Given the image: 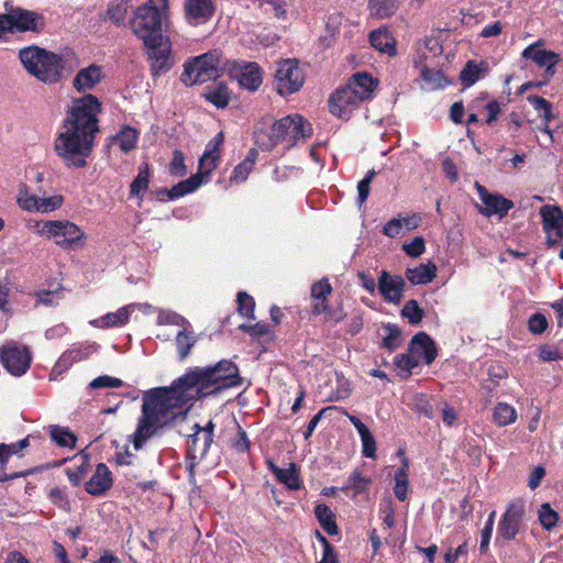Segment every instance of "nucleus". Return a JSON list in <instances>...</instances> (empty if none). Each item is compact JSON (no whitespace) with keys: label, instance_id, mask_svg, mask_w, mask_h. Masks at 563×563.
I'll return each instance as SVG.
<instances>
[{"label":"nucleus","instance_id":"f257e3e1","mask_svg":"<svg viewBox=\"0 0 563 563\" xmlns=\"http://www.w3.org/2000/svg\"><path fill=\"white\" fill-rule=\"evenodd\" d=\"M190 401H196L189 387L181 384V376L169 387H156L143 395L141 417L132 435L134 449L141 450L155 433L173 422L175 409H181Z\"/></svg>","mask_w":563,"mask_h":563},{"label":"nucleus","instance_id":"f03ea898","mask_svg":"<svg viewBox=\"0 0 563 563\" xmlns=\"http://www.w3.org/2000/svg\"><path fill=\"white\" fill-rule=\"evenodd\" d=\"M239 367L230 360H221L213 365L189 368L181 376V384L191 390L196 400L218 394L222 389L241 385Z\"/></svg>","mask_w":563,"mask_h":563},{"label":"nucleus","instance_id":"7ed1b4c3","mask_svg":"<svg viewBox=\"0 0 563 563\" xmlns=\"http://www.w3.org/2000/svg\"><path fill=\"white\" fill-rule=\"evenodd\" d=\"M99 112L101 102L96 96L87 93L74 99L56 141H93L99 132Z\"/></svg>","mask_w":563,"mask_h":563},{"label":"nucleus","instance_id":"20e7f679","mask_svg":"<svg viewBox=\"0 0 563 563\" xmlns=\"http://www.w3.org/2000/svg\"><path fill=\"white\" fill-rule=\"evenodd\" d=\"M19 59L30 75L46 85L63 79L65 60L60 54L31 45L19 51Z\"/></svg>","mask_w":563,"mask_h":563},{"label":"nucleus","instance_id":"39448f33","mask_svg":"<svg viewBox=\"0 0 563 563\" xmlns=\"http://www.w3.org/2000/svg\"><path fill=\"white\" fill-rule=\"evenodd\" d=\"M167 9L168 0H148L135 10L130 25L143 44L163 40V18Z\"/></svg>","mask_w":563,"mask_h":563},{"label":"nucleus","instance_id":"423d86ee","mask_svg":"<svg viewBox=\"0 0 563 563\" xmlns=\"http://www.w3.org/2000/svg\"><path fill=\"white\" fill-rule=\"evenodd\" d=\"M223 70L222 54L213 49L188 59L184 64L180 80L185 86L191 87L216 80L223 74Z\"/></svg>","mask_w":563,"mask_h":563},{"label":"nucleus","instance_id":"0eeeda50","mask_svg":"<svg viewBox=\"0 0 563 563\" xmlns=\"http://www.w3.org/2000/svg\"><path fill=\"white\" fill-rule=\"evenodd\" d=\"M40 233L47 239H55V243L64 250L84 246L86 241L85 232L68 220L46 221Z\"/></svg>","mask_w":563,"mask_h":563},{"label":"nucleus","instance_id":"6e6552de","mask_svg":"<svg viewBox=\"0 0 563 563\" xmlns=\"http://www.w3.org/2000/svg\"><path fill=\"white\" fill-rule=\"evenodd\" d=\"M333 288L329 278L323 277L314 282L310 288V296L312 299L311 312L313 316H324L325 322L338 323L345 318L342 307L332 308L329 305V297L332 295Z\"/></svg>","mask_w":563,"mask_h":563},{"label":"nucleus","instance_id":"1a4fd4ad","mask_svg":"<svg viewBox=\"0 0 563 563\" xmlns=\"http://www.w3.org/2000/svg\"><path fill=\"white\" fill-rule=\"evenodd\" d=\"M312 133L310 122L300 114H294L275 120L268 137L269 141H285L289 136L292 141H299L311 137Z\"/></svg>","mask_w":563,"mask_h":563},{"label":"nucleus","instance_id":"9d476101","mask_svg":"<svg viewBox=\"0 0 563 563\" xmlns=\"http://www.w3.org/2000/svg\"><path fill=\"white\" fill-rule=\"evenodd\" d=\"M305 82V76L297 60L285 59L278 63L275 84L276 90L280 96H288L297 92Z\"/></svg>","mask_w":563,"mask_h":563},{"label":"nucleus","instance_id":"9b49d317","mask_svg":"<svg viewBox=\"0 0 563 563\" xmlns=\"http://www.w3.org/2000/svg\"><path fill=\"white\" fill-rule=\"evenodd\" d=\"M525 514V501L521 498L509 501L498 522V537L505 541L515 540L521 529Z\"/></svg>","mask_w":563,"mask_h":563},{"label":"nucleus","instance_id":"f8f14e48","mask_svg":"<svg viewBox=\"0 0 563 563\" xmlns=\"http://www.w3.org/2000/svg\"><path fill=\"white\" fill-rule=\"evenodd\" d=\"M544 44L545 42L542 38L536 41L522 51L521 57L532 60L540 68H545L542 78L551 80L556 74V66L561 62V56L553 51L543 49Z\"/></svg>","mask_w":563,"mask_h":563},{"label":"nucleus","instance_id":"ddd939ff","mask_svg":"<svg viewBox=\"0 0 563 563\" xmlns=\"http://www.w3.org/2000/svg\"><path fill=\"white\" fill-rule=\"evenodd\" d=\"M5 8H8V3H5ZM7 16L9 19L10 32L41 33L45 27V18L35 11L11 7L7 9Z\"/></svg>","mask_w":563,"mask_h":563},{"label":"nucleus","instance_id":"4468645a","mask_svg":"<svg viewBox=\"0 0 563 563\" xmlns=\"http://www.w3.org/2000/svg\"><path fill=\"white\" fill-rule=\"evenodd\" d=\"M150 62V70L153 77L169 71L174 65L170 42L163 36L162 41L143 44Z\"/></svg>","mask_w":563,"mask_h":563},{"label":"nucleus","instance_id":"2eb2a0df","mask_svg":"<svg viewBox=\"0 0 563 563\" xmlns=\"http://www.w3.org/2000/svg\"><path fill=\"white\" fill-rule=\"evenodd\" d=\"M540 216L547 246L559 245L563 240V210L559 206L544 205L540 208Z\"/></svg>","mask_w":563,"mask_h":563},{"label":"nucleus","instance_id":"dca6fc26","mask_svg":"<svg viewBox=\"0 0 563 563\" xmlns=\"http://www.w3.org/2000/svg\"><path fill=\"white\" fill-rule=\"evenodd\" d=\"M0 361L9 373L21 376L30 368L31 353L26 346L12 343L0 347Z\"/></svg>","mask_w":563,"mask_h":563},{"label":"nucleus","instance_id":"f3484780","mask_svg":"<svg viewBox=\"0 0 563 563\" xmlns=\"http://www.w3.org/2000/svg\"><path fill=\"white\" fill-rule=\"evenodd\" d=\"M356 93L346 85L335 89L329 98L330 112L343 120H347L352 112L363 103Z\"/></svg>","mask_w":563,"mask_h":563},{"label":"nucleus","instance_id":"a211bd4d","mask_svg":"<svg viewBox=\"0 0 563 563\" xmlns=\"http://www.w3.org/2000/svg\"><path fill=\"white\" fill-rule=\"evenodd\" d=\"M95 143H55V152L68 167H85Z\"/></svg>","mask_w":563,"mask_h":563},{"label":"nucleus","instance_id":"6ab92c4d","mask_svg":"<svg viewBox=\"0 0 563 563\" xmlns=\"http://www.w3.org/2000/svg\"><path fill=\"white\" fill-rule=\"evenodd\" d=\"M377 288L386 302L399 305L404 297L406 282L400 275L382 271L377 279Z\"/></svg>","mask_w":563,"mask_h":563},{"label":"nucleus","instance_id":"aec40b11","mask_svg":"<svg viewBox=\"0 0 563 563\" xmlns=\"http://www.w3.org/2000/svg\"><path fill=\"white\" fill-rule=\"evenodd\" d=\"M479 198L484 207L479 208V213L485 217H492L494 214L504 218L509 210L514 208V202L510 199L503 197L501 195L490 194L484 186L476 185Z\"/></svg>","mask_w":563,"mask_h":563},{"label":"nucleus","instance_id":"412c9836","mask_svg":"<svg viewBox=\"0 0 563 563\" xmlns=\"http://www.w3.org/2000/svg\"><path fill=\"white\" fill-rule=\"evenodd\" d=\"M184 12L192 24H202L211 20L216 12L213 0H185Z\"/></svg>","mask_w":563,"mask_h":563},{"label":"nucleus","instance_id":"4be33fe9","mask_svg":"<svg viewBox=\"0 0 563 563\" xmlns=\"http://www.w3.org/2000/svg\"><path fill=\"white\" fill-rule=\"evenodd\" d=\"M408 352L421 355L427 365L433 363L438 356V347L434 340L423 331L412 336Z\"/></svg>","mask_w":563,"mask_h":563},{"label":"nucleus","instance_id":"5701e85b","mask_svg":"<svg viewBox=\"0 0 563 563\" xmlns=\"http://www.w3.org/2000/svg\"><path fill=\"white\" fill-rule=\"evenodd\" d=\"M113 485L112 472L104 463H99L85 489L92 496L104 495Z\"/></svg>","mask_w":563,"mask_h":563},{"label":"nucleus","instance_id":"b1692460","mask_svg":"<svg viewBox=\"0 0 563 563\" xmlns=\"http://www.w3.org/2000/svg\"><path fill=\"white\" fill-rule=\"evenodd\" d=\"M377 85L378 80L365 71L354 74L346 84L351 90L357 92L356 96L362 102L373 98Z\"/></svg>","mask_w":563,"mask_h":563},{"label":"nucleus","instance_id":"393cba45","mask_svg":"<svg viewBox=\"0 0 563 563\" xmlns=\"http://www.w3.org/2000/svg\"><path fill=\"white\" fill-rule=\"evenodd\" d=\"M91 354V350L89 346H82V345H74L67 351H65L57 362L55 363L51 376L55 375H62L65 373L68 368L73 366V364L88 358V356Z\"/></svg>","mask_w":563,"mask_h":563},{"label":"nucleus","instance_id":"a878e982","mask_svg":"<svg viewBox=\"0 0 563 563\" xmlns=\"http://www.w3.org/2000/svg\"><path fill=\"white\" fill-rule=\"evenodd\" d=\"M101 79L102 68L99 65L92 64L76 74L73 86L78 92H85L95 88Z\"/></svg>","mask_w":563,"mask_h":563},{"label":"nucleus","instance_id":"bb28decb","mask_svg":"<svg viewBox=\"0 0 563 563\" xmlns=\"http://www.w3.org/2000/svg\"><path fill=\"white\" fill-rule=\"evenodd\" d=\"M371 485V477L364 476L362 472L356 468L350 474L346 483L340 490L352 499H355L358 495L367 493Z\"/></svg>","mask_w":563,"mask_h":563},{"label":"nucleus","instance_id":"cd10ccee","mask_svg":"<svg viewBox=\"0 0 563 563\" xmlns=\"http://www.w3.org/2000/svg\"><path fill=\"white\" fill-rule=\"evenodd\" d=\"M269 471L275 475L276 479L284 484L290 490H297L301 486L298 470L295 463H290L288 468H282L272 461L267 462Z\"/></svg>","mask_w":563,"mask_h":563},{"label":"nucleus","instance_id":"c85d7f7f","mask_svg":"<svg viewBox=\"0 0 563 563\" xmlns=\"http://www.w3.org/2000/svg\"><path fill=\"white\" fill-rule=\"evenodd\" d=\"M368 38L371 45L378 52L386 53L389 56L397 54L396 40L386 27L372 31Z\"/></svg>","mask_w":563,"mask_h":563},{"label":"nucleus","instance_id":"c756f323","mask_svg":"<svg viewBox=\"0 0 563 563\" xmlns=\"http://www.w3.org/2000/svg\"><path fill=\"white\" fill-rule=\"evenodd\" d=\"M401 0H368L367 9L372 18L384 20L396 14Z\"/></svg>","mask_w":563,"mask_h":563},{"label":"nucleus","instance_id":"7c9ffc66","mask_svg":"<svg viewBox=\"0 0 563 563\" xmlns=\"http://www.w3.org/2000/svg\"><path fill=\"white\" fill-rule=\"evenodd\" d=\"M405 275L412 285H427L435 278L437 266L432 262L420 264L417 267L407 268Z\"/></svg>","mask_w":563,"mask_h":563},{"label":"nucleus","instance_id":"2f4dec72","mask_svg":"<svg viewBox=\"0 0 563 563\" xmlns=\"http://www.w3.org/2000/svg\"><path fill=\"white\" fill-rule=\"evenodd\" d=\"M221 144L222 143H213L200 157L197 174H201V180L203 177H208L218 167L221 159Z\"/></svg>","mask_w":563,"mask_h":563},{"label":"nucleus","instance_id":"473e14b6","mask_svg":"<svg viewBox=\"0 0 563 563\" xmlns=\"http://www.w3.org/2000/svg\"><path fill=\"white\" fill-rule=\"evenodd\" d=\"M262 81V69L256 63H249L244 65L239 76L241 87L250 91H255L260 88Z\"/></svg>","mask_w":563,"mask_h":563},{"label":"nucleus","instance_id":"72a5a7b5","mask_svg":"<svg viewBox=\"0 0 563 563\" xmlns=\"http://www.w3.org/2000/svg\"><path fill=\"white\" fill-rule=\"evenodd\" d=\"M132 312V309L130 306H124L119 308L114 312H108L104 316L100 317L93 323L97 327H100L102 329L108 328H120L125 325L130 320V314Z\"/></svg>","mask_w":563,"mask_h":563},{"label":"nucleus","instance_id":"f704fd0d","mask_svg":"<svg viewBox=\"0 0 563 563\" xmlns=\"http://www.w3.org/2000/svg\"><path fill=\"white\" fill-rule=\"evenodd\" d=\"M408 472L409 460L406 456H404V459L401 460V465L396 470L394 474V494L399 501H405L408 498Z\"/></svg>","mask_w":563,"mask_h":563},{"label":"nucleus","instance_id":"c9c22d12","mask_svg":"<svg viewBox=\"0 0 563 563\" xmlns=\"http://www.w3.org/2000/svg\"><path fill=\"white\" fill-rule=\"evenodd\" d=\"M203 97L218 109L228 107L231 92L224 82H218L206 88Z\"/></svg>","mask_w":563,"mask_h":563},{"label":"nucleus","instance_id":"e433bc0d","mask_svg":"<svg viewBox=\"0 0 563 563\" xmlns=\"http://www.w3.org/2000/svg\"><path fill=\"white\" fill-rule=\"evenodd\" d=\"M314 515L318 519L320 526L322 529L329 534V536H338L339 534V527L335 521V515L330 509V507L325 504H318L314 507Z\"/></svg>","mask_w":563,"mask_h":563},{"label":"nucleus","instance_id":"4c0bfd02","mask_svg":"<svg viewBox=\"0 0 563 563\" xmlns=\"http://www.w3.org/2000/svg\"><path fill=\"white\" fill-rule=\"evenodd\" d=\"M196 342L197 335L194 331L188 330L187 328H184L176 334L175 345L179 361H184L189 356Z\"/></svg>","mask_w":563,"mask_h":563},{"label":"nucleus","instance_id":"58836bf2","mask_svg":"<svg viewBox=\"0 0 563 563\" xmlns=\"http://www.w3.org/2000/svg\"><path fill=\"white\" fill-rule=\"evenodd\" d=\"M201 438L202 435L196 431H192V433L188 434L186 442L187 459L203 460L207 456L211 445L205 446V441L201 440Z\"/></svg>","mask_w":563,"mask_h":563},{"label":"nucleus","instance_id":"ea45409f","mask_svg":"<svg viewBox=\"0 0 563 563\" xmlns=\"http://www.w3.org/2000/svg\"><path fill=\"white\" fill-rule=\"evenodd\" d=\"M201 174L191 175L189 178L181 180L169 188V192L172 194L169 195V200H175L194 192L201 186Z\"/></svg>","mask_w":563,"mask_h":563},{"label":"nucleus","instance_id":"a19ab883","mask_svg":"<svg viewBox=\"0 0 563 563\" xmlns=\"http://www.w3.org/2000/svg\"><path fill=\"white\" fill-rule=\"evenodd\" d=\"M150 165L144 162L139 166V173L130 186V197H142L150 185Z\"/></svg>","mask_w":563,"mask_h":563},{"label":"nucleus","instance_id":"79ce46f5","mask_svg":"<svg viewBox=\"0 0 563 563\" xmlns=\"http://www.w3.org/2000/svg\"><path fill=\"white\" fill-rule=\"evenodd\" d=\"M493 420L498 427H506L517 420V411L507 402H498L493 412Z\"/></svg>","mask_w":563,"mask_h":563},{"label":"nucleus","instance_id":"37998d69","mask_svg":"<svg viewBox=\"0 0 563 563\" xmlns=\"http://www.w3.org/2000/svg\"><path fill=\"white\" fill-rule=\"evenodd\" d=\"M420 77L424 81L427 90H437L448 85L444 73L440 69L435 70L424 66L421 69Z\"/></svg>","mask_w":563,"mask_h":563},{"label":"nucleus","instance_id":"c03bdc74","mask_svg":"<svg viewBox=\"0 0 563 563\" xmlns=\"http://www.w3.org/2000/svg\"><path fill=\"white\" fill-rule=\"evenodd\" d=\"M49 434L52 441L60 448L73 449L76 446L77 438L68 428L51 426Z\"/></svg>","mask_w":563,"mask_h":563},{"label":"nucleus","instance_id":"a18cd8bd","mask_svg":"<svg viewBox=\"0 0 563 563\" xmlns=\"http://www.w3.org/2000/svg\"><path fill=\"white\" fill-rule=\"evenodd\" d=\"M34 297L36 298L35 302H34L35 308H37L40 306H45V307L56 306V305H58L59 300H62L64 297L63 287L59 286L53 290L43 289V290L35 291Z\"/></svg>","mask_w":563,"mask_h":563},{"label":"nucleus","instance_id":"49530a36","mask_svg":"<svg viewBox=\"0 0 563 563\" xmlns=\"http://www.w3.org/2000/svg\"><path fill=\"white\" fill-rule=\"evenodd\" d=\"M386 331V335L383 338L380 346L393 352L397 350L401 344V331L395 323H386L383 325Z\"/></svg>","mask_w":563,"mask_h":563},{"label":"nucleus","instance_id":"de8ad7c7","mask_svg":"<svg viewBox=\"0 0 563 563\" xmlns=\"http://www.w3.org/2000/svg\"><path fill=\"white\" fill-rule=\"evenodd\" d=\"M129 4L125 0H115L109 4L108 19L117 25H123L126 19Z\"/></svg>","mask_w":563,"mask_h":563},{"label":"nucleus","instance_id":"09e8293b","mask_svg":"<svg viewBox=\"0 0 563 563\" xmlns=\"http://www.w3.org/2000/svg\"><path fill=\"white\" fill-rule=\"evenodd\" d=\"M400 314L402 318L407 319L410 324L416 325L422 321L424 310L419 306L416 299H410L402 307Z\"/></svg>","mask_w":563,"mask_h":563},{"label":"nucleus","instance_id":"8fccbe9b","mask_svg":"<svg viewBox=\"0 0 563 563\" xmlns=\"http://www.w3.org/2000/svg\"><path fill=\"white\" fill-rule=\"evenodd\" d=\"M538 515L540 525L547 531L552 530L559 521V514L552 509L549 503L540 506Z\"/></svg>","mask_w":563,"mask_h":563},{"label":"nucleus","instance_id":"3c124183","mask_svg":"<svg viewBox=\"0 0 563 563\" xmlns=\"http://www.w3.org/2000/svg\"><path fill=\"white\" fill-rule=\"evenodd\" d=\"M482 68L475 60H468L460 74V80L464 87H471L481 77Z\"/></svg>","mask_w":563,"mask_h":563},{"label":"nucleus","instance_id":"603ef678","mask_svg":"<svg viewBox=\"0 0 563 563\" xmlns=\"http://www.w3.org/2000/svg\"><path fill=\"white\" fill-rule=\"evenodd\" d=\"M236 302L238 311L241 316L252 320L255 319V300L251 295L245 291H239L236 296Z\"/></svg>","mask_w":563,"mask_h":563},{"label":"nucleus","instance_id":"864d4df0","mask_svg":"<svg viewBox=\"0 0 563 563\" xmlns=\"http://www.w3.org/2000/svg\"><path fill=\"white\" fill-rule=\"evenodd\" d=\"M412 408L420 416L428 419L434 418V411L432 405L427 399V396L422 393H417L413 395L412 399Z\"/></svg>","mask_w":563,"mask_h":563},{"label":"nucleus","instance_id":"5fc2aeb1","mask_svg":"<svg viewBox=\"0 0 563 563\" xmlns=\"http://www.w3.org/2000/svg\"><path fill=\"white\" fill-rule=\"evenodd\" d=\"M527 100L536 111L542 114L545 121H550L552 119V103L550 101L534 95L528 96Z\"/></svg>","mask_w":563,"mask_h":563},{"label":"nucleus","instance_id":"6e6d98bb","mask_svg":"<svg viewBox=\"0 0 563 563\" xmlns=\"http://www.w3.org/2000/svg\"><path fill=\"white\" fill-rule=\"evenodd\" d=\"M336 388L331 391L328 401H340L346 399L351 395V387L347 379L343 375H336Z\"/></svg>","mask_w":563,"mask_h":563},{"label":"nucleus","instance_id":"4d7b16f0","mask_svg":"<svg viewBox=\"0 0 563 563\" xmlns=\"http://www.w3.org/2000/svg\"><path fill=\"white\" fill-rule=\"evenodd\" d=\"M395 366L405 373V377L411 375V371L419 365V361L409 353L399 354L394 358Z\"/></svg>","mask_w":563,"mask_h":563},{"label":"nucleus","instance_id":"13d9d810","mask_svg":"<svg viewBox=\"0 0 563 563\" xmlns=\"http://www.w3.org/2000/svg\"><path fill=\"white\" fill-rule=\"evenodd\" d=\"M376 176V172L375 169H371L366 173L365 177L358 181L357 184V201L360 205H363L368 196H369V191H371V184L372 181L374 180Z\"/></svg>","mask_w":563,"mask_h":563},{"label":"nucleus","instance_id":"bf43d9fd","mask_svg":"<svg viewBox=\"0 0 563 563\" xmlns=\"http://www.w3.org/2000/svg\"><path fill=\"white\" fill-rule=\"evenodd\" d=\"M395 511H396V509H395V505H394L391 497L384 499L383 504L380 505L379 512H380L383 522L388 528L395 527V523H396Z\"/></svg>","mask_w":563,"mask_h":563},{"label":"nucleus","instance_id":"052dcab7","mask_svg":"<svg viewBox=\"0 0 563 563\" xmlns=\"http://www.w3.org/2000/svg\"><path fill=\"white\" fill-rule=\"evenodd\" d=\"M88 472V463L87 461H82L80 465L68 467L65 470V473L71 483L73 486L77 487L80 485L84 477L87 475Z\"/></svg>","mask_w":563,"mask_h":563},{"label":"nucleus","instance_id":"680f3d73","mask_svg":"<svg viewBox=\"0 0 563 563\" xmlns=\"http://www.w3.org/2000/svg\"><path fill=\"white\" fill-rule=\"evenodd\" d=\"M527 325L532 334H542L547 330L549 322L543 313L536 312L529 317Z\"/></svg>","mask_w":563,"mask_h":563},{"label":"nucleus","instance_id":"e2e57ef3","mask_svg":"<svg viewBox=\"0 0 563 563\" xmlns=\"http://www.w3.org/2000/svg\"><path fill=\"white\" fill-rule=\"evenodd\" d=\"M169 173L176 177H183L187 173L185 157L183 152L179 150H175L173 153V158L169 164Z\"/></svg>","mask_w":563,"mask_h":563},{"label":"nucleus","instance_id":"0e129e2a","mask_svg":"<svg viewBox=\"0 0 563 563\" xmlns=\"http://www.w3.org/2000/svg\"><path fill=\"white\" fill-rule=\"evenodd\" d=\"M239 329L254 339H260L269 333V325L265 322H256L254 324H240Z\"/></svg>","mask_w":563,"mask_h":563},{"label":"nucleus","instance_id":"69168bd1","mask_svg":"<svg viewBox=\"0 0 563 563\" xmlns=\"http://www.w3.org/2000/svg\"><path fill=\"white\" fill-rule=\"evenodd\" d=\"M123 386V380L117 377H111L108 375L98 376L92 379L89 384V387L92 389L98 388H119Z\"/></svg>","mask_w":563,"mask_h":563},{"label":"nucleus","instance_id":"338daca9","mask_svg":"<svg viewBox=\"0 0 563 563\" xmlns=\"http://www.w3.org/2000/svg\"><path fill=\"white\" fill-rule=\"evenodd\" d=\"M402 250L410 257H419L426 251L424 239L416 236L409 243L404 244Z\"/></svg>","mask_w":563,"mask_h":563},{"label":"nucleus","instance_id":"774afa93","mask_svg":"<svg viewBox=\"0 0 563 563\" xmlns=\"http://www.w3.org/2000/svg\"><path fill=\"white\" fill-rule=\"evenodd\" d=\"M253 167L250 165V163H247L245 159H243L240 164H238L231 176H230V181L231 183H244L250 173L252 172Z\"/></svg>","mask_w":563,"mask_h":563}]
</instances>
